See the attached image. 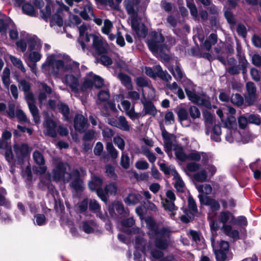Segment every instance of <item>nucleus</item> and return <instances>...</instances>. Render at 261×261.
Returning <instances> with one entry per match:
<instances>
[{"label": "nucleus", "instance_id": "dca6fc26", "mask_svg": "<svg viewBox=\"0 0 261 261\" xmlns=\"http://www.w3.org/2000/svg\"><path fill=\"white\" fill-rule=\"evenodd\" d=\"M56 127L57 124L54 121L49 118H46L43 123L44 134L51 137H56L57 136Z\"/></svg>", "mask_w": 261, "mask_h": 261}, {"label": "nucleus", "instance_id": "ea45409f", "mask_svg": "<svg viewBox=\"0 0 261 261\" xmlns=\"http://www.w3.org/2000/svg\"><path fill=\"white\" fill-rule=\"evenodd\" d=\"M224 124L227 129H234L237 128L236 118L232 115L227 117Z\"/></svg>", "mask_w": 261, "mask_h": 261}, {"label": "nucleus", "instance_id": "e2e57ef3", "mask_svg": "<svg viewBox=\"0 0 261 261\" xmlns=\"http://www.w3.org/2000/svg\"><path fill=\"white\" fill-rule=\"evenodd\" d=\"M34 219L35 224L39 226L44 225L46 223V218L43 214H37L35 215Z\"/></svg>", "mask_w": 261, "mask_h": 261}, {"label": "nucleus", "instance_id": "c85d7f7f", "mask_svg": "<svg viewBox=\"0 0 261 261\" xmlns=\"http://www.w3.org/2000/svg\"><path fill=\"white\" fill-rule=\"evenodd\" d=\"M123 3L127 13L130 15L129 21H132L133 18H137L138 15L135 9L134 3L130 0H125Z\"/></svg>", "mask_w": 261, "mask_h": 261}, {"label": "nucleus", "instance_id": "20e7f679", "mask_svg": "<svg viewBox=\"0 0 261 261\" xmlns=\"http://www.w3.org/2000/svg\"><path fill=\"white\" fill-rule=\"evenodd\" d=\"M198 197L202 204L208 206L211 209L212 212H210L208 215L210 225L212 229L217 230L219 226L217 221L215 219L216 215L215 211L219 210L220 208L219 203L215 199L205 195H199Z\"/></svg>", "mask_w": 261, "mask_h": 261}, {"label": "nucleus", "instance_id": "bf43d9fd", "mask_svg": "<svg viewBox=\"0 0 261 261\" xmlns=\"http://www.w3.org/2000/svg\"><path fill=\"white\" fill-rule=\"evenodd\" d=\"M10 69L6 68L4 70L2 74V81L5 86L8 87L10 84Z\"/></svg>", "mask_w": 261, "mask_h": 261}, {"label": "nucleus", "instance_id": "603ef678", "mask_svg": "<svg viewBox=\"0 0 261 261\" xmlns=\"http://www.w3.org/2000/svg\"><path fill=\"white\" fill-rule=\"evenodd\" d=\"M12 137L11 132L7 130L3 132L2 134V140H0V148H5L7 147L6 141L10 139Z\"/></svg>", "mask_w": 261, "mask_h": 261}, {"label": "nucleus", "instance_id": "c9c22d12", "mask_svg": "<svg viewBox=\"0 0 261 261\" xmlns=\"http://www.w3.org/2000/svg\"><path fill=\"white\" fill-rule=\"evenodd\" d=\"M112 210L116 211L118 214L123 215L124 216L127 215V212L124 210L123 205L118 201H115L113 203Z\"/></svg>", "mask_w": 261, "mask_h": 261}, {"label": "nucleus", "instance_id": "f03ea898", "mask_svg": "<svg viewBox=\"0 0 261 261\" xmlns=\"http://www.w3.org/2000/svg\"><path fill=\"white\" fill-rule=\"evenodd\" d=\"M90 31V25L84 23L79 28V37L78 42L80 44L83 50H85L88 46V43L91 39L93 41V47L96 53L99 55L105 54L108 49V44L103 40L101 36L89 34Z\"/></svg>", "mask_w": 261, "mask_h": 261}, {"label": "nucleus", "instance_id": "5fc2aeb1", "mask_svg": "<svg viewBox=\"0 0 261 261\" xmlns=\"http://www.w3.org/2000/svg\"><path fill=\"white\" fill-rule=\"evenodd\" d=\"M113 28L112 22L109 19H105L103 22V26L101 28V32L105 34H109Z\"/></svg>", "mask_w": 261, "mask_h": 261}, {"label": "nucleus", "instance_id": "1a4fd4ad", "mask_svg": "<svg viewBox=\"0 0 261 261\" xmlns=\"http://www.w3.org/2000/svg\"><path fill=\"white\" fill-rule=\"evenodd\" d=\"M166 199H162V203L164 209L169 213L170 217L174 219L176 214L177 207L175 206L174 201L175 200V196L173 191L168 190L166 192Z\"/></svg>", "mask_w": 261, "mask_h": 261}, {"label": "nucleus", "instance_id": "412c9836", "mask_svg": "<svg viewBox=\"0 0 261 261\" xmlns=\"http://www.w3.org/2000/svg\"><path fill=\"white\" fill-rule=\"evenodd\" d=\"M62 82L67 84L73 92L76 93L79 91V83L77 77L71 74L66 75L63 77Z\"/></svg>", "mask_w": 261, "mask_h": 261}, {"label": "nucleus", "instance_id": "a19ab883", "mask_svg": "<svg viewBox=\"0 0 261 261\" xmlns=\"http://www.w3.org/2000/svg\"><path fill=\"white\" fill-rule=\"evenodd\" d=\"M160 167L161 171H162L165 174H172L173 176L174 175V172H177L175 170L174 166L172 165L168 166L165 163L160 164Z\"/></svg>", "mask_w": 261, "mask_h": 261}, {"label": "nucleus", "instance_id": "338daca9", "mask_svg": "<svg viewBox=\"0 0 261 261\" xmlns=\"http://www.w3.org/2000/svg\"><path fill=\"white\" fill-rule=\"evenodd\" d=\"M187 6L190 10V13L193 18L195 20H197L198 19V15L196 6L191 3L188 2Z\"/></svg>", "mask_w": 261, "mask_h": 261}, {"label": "nucleus", "instance_id": "6e6552de", "mask_svg": "<svg viewBox=\"0 0 261 261\" xmlns=\"http://www.w3.org/2000/svg\"><path fill=\"white\" fill-rule=\"evenodd\" d=\"M59 8L57 9L56 12L53 14L50 18V25L51 27L57 25L61 27L63 23V17L65 13L69 14V8L64 5L63 3H59Z\"/></svg>", "mask_w": 261, "mask_h": 261}, {"label": "nucleus", "instance_id": "7c9ffc66", "mask_svg": "<svg viewBox=\"0 0 261 261\" xmlns=\"http://www.w3.org/2000/svg\"><path fill=\"white\" fill-rule=\"evenodd\" d=\"M142 103L143 104V110L145 115L154 116L156 114V110L151 102L146 101L145 100H142Z\"/></svg>", "mask_w": 261, "mask_h": 261}, {"label": "nucleus", "instance_id": "37998d69", "mask_svg": "<svg viewBox=\"0 0 261 261\" xmlns=\"http://www.w3.org/2000/svg\"><path fill=\"white\" fill-rule=\"evenodd\" d=\"M198 191L200 193L199 195H204L210 194L212 191V187L208 184L199 185L196 186Z\"/></svg>", "mask_w": 261, "mask_h": 261}, {"label": "nucleus", "instance_id": "bb28decb", "mask_svg": "<svg viewBox=\"0 0 261 261\" xmlns=\"http://www.w3.org/2000/svg\"><path fill=\"white\" fill-rule=\"evenodd\" d=\"M13 22L6 15L0 13V32L6 33L8 28L13 27Z\"/></svg>", "mask_w": 261, "mask_h": 261}, {"label": "nucleus", "instance_id": "4be33fe9", "mask_svg": "<svg viewBox=\"0 0 261 261\" xmlns=\"http://www.w3.org/2000/svg\"><path fill=\"white\" fill-rule=\"evenodd\" d=\"M27 41L29 51L39 50L42 47L41 40L35 36L27 35Z\"/></svg>", "mask_w": 261, "mask_h": 261}, {"label": "nucleus", "instance_id": "58836bf2", "mask_svg": "<svg viewBox=\"0 0 261 261\" xmlns=\"http://www.w3.org/2000/svg\"><path fill=\"white\" fill-rule=\"evenodd\" d=\"M9 58L12 64L19 69H20L22 72H25L26 70L23 65V64L22 61L13 56L9 55Z\"/></svg>", "mask_w": 261, "mask_h": 261}, {"label": "nucleus", "instance_id": "4d7b16f0", "mask_svg": "<svg viewBox=\"0 0 261 261\" xmlns=\"http://www.w3.org/2000/svg\"><path fill=\"white\" fill-rule=\"evenodd\" d=\"M22 10L26 14L34 16L36 15V11L33 6L30 4H25L22 6Z\"/></svg>", "mask_w": 261, "mask_h": 261}, {"label": "nucleus", "instance_id": "9d476101", "mask_svg": "<svg viewBox=\"0 0 261 261\" xmlns=\"http://www.w3.org/2000/svg\"><path fill=\"white\" fill-rule=\"evenodd\" d=\"M236 133L234 134L235 136L232 138L231 137L232 134L231 132H229L226 137V140L229 143L236 142L247 143L252 141L255 138V136L248 131L243 130L242 132H237Z\"/></svg>", "mask_w": 261, "mask_h": 261}, {"label": "nucleus", "instance_id": "de8ad7c7", "mask_svg": "<svg viewBox=\"0 0 261 261\" xmlns=\"http://www.w3.org/2000/svg\"><path fill=\"white\" fill-rule=\"evenodd\" d=\"M168 69L176 79H181L182 77L183 73L179 66L176 65L175 66L169 67Z\"/></svg>", "mask_w": 261, "mask_h": 261}, {"label": "nucleus", "instance_id": "7ed1b4c3", "mask_svg": "<svg viewBox=\"0 0 261 261\" xmlns=\"http://www.w3.org/2000/svg\"><path fill=\"white\" fill-rule=\"evenodd\" d=\"M145 221L149 230L148 233L150 238L155 240V246L162 249L167 248L169 244L167 239L170 234L169 230L166 228H159L151 218H146Z\"/></svg>", "mask_w": 261, "mask_h": 261}, {"label": "nucleus", "instance_id": "473e14b6", "mask_svg": "<svg viewBox=\"0 0 261 261\" xmlns=\"http://www.w3.org/2000/svg\"><path fill=\"white\" fill-rule=\"evenodd\" d=\"M141 198L140 194L137 192H132L125 199V202L128 205H134L139 202Z\"/></svg>", "mask_w": 261, "mask_h": 261}, {"label": "nucleus", "instance_id": "f8f14e48", "mask_svg": "<svg viewBox=\"0 0 261 261\" xmlns=\"http://www.w3.org/2000/svg\"><path fill=\"white\" fill-rule=\"evenodd\" d=\"M102 180L96 176H93L91 178V180L89 182V187L91 191H96L97 196L104 202L107 201V197L101 186L102 184Z\"/></svg>", "mask_w": 261, "mask_h": 261}, {"label": "nucleus", "instance_id": "6e6d98bb", "mask_svg": "<svg viewBox=\"0 0 261 261\" xmlns=\"http://www.w3.org/2000/svg\"><path fill=\"white\" fill-rule=\"evenodd\" d=\"M207 174L205 170H202L199 172H197L194 175V178L200 182H203L206 180Z\"/></svg>", "mask_w": 261, "mask_h": 261}, {"label": "nucleus", "instance_id": "f3484780", "mask_svg": "<svg viewBox=\"0 0 261 261\" xmlns=\"http://www.w3.org/2000/svg\"><path fill=\"white\" fill-rule=\"evenodd\" d=\"M130 22L132 28L138 36L145 37L147 33V29L144 24L139 22L138 18H133Z\"/></svg>", "mask_w": 261, "mask_h": 261}, {"label": "nucleus", "instance_id": "2f4dec72", "mask_svg": "<svg viewBox=\"0 0 261 261\" xmlns=\"http://www.w3.org/2000/svg\"><path fill=\"white\" fill-rule=\"evenodd\" d=\"M95 223L92 220L84 221L80 225V228L86 233H89L92 232L96 228Z\"/></svg>", "mask_w": 261, "mask_h": 261}, {"label": "nucleus", "instance_id": "680f3d73", "mask_svg": "<svg viewBox=\"0 0 261 261\" xmlns=\"http://www.w3.org/2000/svg\"><path fill=\"white\" fill-rule=\"evenodd\" d=\"M230 100L232 103L237 106H241L244 102L243 97L239 94L232 95Z\"/></svg>", "mask_w": 261, "mask_h": 261}, {"label": "nucleus", "instance_id": "a18cd8bd", "mask_svg": "<svg viewBox=\"0 0 261 261\" xmlns=\"http://www.w3.org/2000/svg\"><path fill=\"white\" fill-rule=\"evenodd\" d=\"M58 108L60 112L62 114L64 119L65 120H70L69 114V109L68 107L62 103L58 105Z\"/></svg>", "mask_w": 261, "mask_h": 261}, {"label": "nucleus", "instance_id": "13d9d810", "mask_svg": "<svg viewBox=\"0 0 261 261\" xmlns=\"http://www.w3.org/2000/svg\"><path fill=\"white\" fill-rule=\"evenodd\" d=\"M106 148L108 152L113 159H115L118 157V152L117 151V150L114 148L112 143H107Z\"/></svg>", "mask_w": 261, "mask_h": 261}, {"label": "nucleus", "instance_id": "cd10ccee", "mask_svg": "<svg viewBox=\"0 0 261 261\" xmlns=\"http://www.w3.org/2000/svg\"><path fill=\"white\" fill-rule=\"evenodd\" d=\"M121 105L126 114L132 119L138 118V114L135 112L134 107L131 105L130 102L126 100H122Z\"/></svg>", "mask_w": 261, "mask_h": 261}, {"label": "nucleus", "instance_id": "49530a36", "mask_svg": "<svg viewBox=\"0 0 261 261\" xmlns=\"http://www.w3.org/2000/svg\"><path fill=\"white\" fill-rule=\"evenodd\" d=\"M29 110L33 117L34 120L36 123L40 122V117L38 113V110L35 103L28 105Z\"/></svg>", "mask_w": 261, "mask_h": 261}, {"label": "nucleus", "instance_id": "6ab92c4d", "mask_svg": "<svg viewBox=\"0 0 261 261\" xmlns=\"http://www.w3.org/2000/svg\"><path fill=\"white\" fill-rule=\"evenodd\" d=\"M83 10L80 13V16L85 20L91 19L94 16L92 5L89 0H85L83 3Z\"/></svg>", "mask_w": 261, "mask_h": 261}, {"label": "nucleus", "instance_id": "aec40b11", "mask_svg": "<svg viewBox=\"0 0 261 261\" xmlns=\"http://www.w3.org/2000/svg\"><path fill=\"white\" fill-rule=\"evenodd\" d=\"M206 134L210 135L212 140L216 142L221 141L220 135H221V129L219 125H215L213 128H210L208 125L206 126Z\"/></svg>", "mask_w": 261, "mask_h": 261}, {"label": "nucleus", "instance_id": "a211bd4d", "mask_svg": "<svg viewBox=\"0 0 261 261\" xmlns=\"http://www.w3.org/2000/svg\"><path fill=\"white\" fill-rule=\"evenodd\" d=\"M87 119L82 115H76L74 120V127L76 131L84 132L88 128Z\"/></svg>", "mask_w": 261, "mask_h": 261}, {"label": "nucleus", "instance_id": "39448f33", "mask_svg": "<svg viewBox=\"0 0 261 261\" xmlns=\"http://www.w3.org/2000/svg\"><path fill=\"white\" fill-rule=\"evenodd\" d=\"M68 165L67 164L60 162L52 172V177L56 181H62L68 182L70 179L71 174L67 172V168Z\"/></svg>", "mask_w": 261, "mask_h": 261}, {"label": "nucleus", "instance_id": "c756f323", "mask_svg": "<svg viewBox=\"0 0 261 261\" xmlns=\"http://www.w3.org/2000/svg\"><path fill=\"white\" fill-rule=\"evenodd\" d=\"M94 77L93 76V74L92 73H88L85 78V80L81 87V90L85 92L88 91V90H90L93 86V82L92 80V78Z\"/></svg>", "mask_w": 261, "mask_h": 261}, {"label": "nucleus", "instance_id": "e433bc0d", "mask_svg": "<svg viewBox=\"0 0 261 261\" xmlns=\"http://www.w3.org/2000/svg\"><path fill=\"white\" fill-rule=\"evenodd\" d=\"M142 95L145 100L146 98L151 99L155 96V90L150 85L142 90Z\"/></svg>", "mask_w": 261, "mask_h": 261}, {"label": "nucleus", "instance_id": "0e129e2a", "mask_svg": "<svg viewBox=\"0 0 261 261\" xmlns=\"http://www.w3.org/2000/svg\"><path fill=\"white\" fill-rule=\"evenodd\" d=\"M129 165L130 160L129 156L123 152L121 158V165L124 169H127L129 167Z\"/></svg>", "mask_w": 261, "mask_h": 261}, {"label": "nucleus", "instance_id": "4468645a", "mask_svg": "<svg viewBox=\"0 0 261 261\" xmlns=\"http://www.w3.org/2000/svg\"><path fill=\"white\" fill-rule=\"evenodd\" d=\"M136 251L134 252V259L136 261L139 260L141 258L142 253H145L151 248V246L146 244L142 237H137L135 240V245Z\"/></svg>", "mask_w": 261, "mask_h": 261}, {"label": "nucleus", "instance_id": "c03bdc74", "mask_svg": "<svg viewBox=\"0 0 261 261\" xmlns=\"http://www.w3.org/2000/svg\"><path fill=\"white\" fill-rule=\"evenodd\" d=\"M117 127L125 131L129 130V126L124 117L120 116L118 118Z\"/></svg>", "mask_w": 261, "mask_h": 261}, {"label": "nucleus", "instance_id": "3c124183", "mask_svg": "<svg viewBox=\"0 0 261 261\" xmlns=\"http://www.w3.org/2000/svg\"><path fill=\"white\" fill-rule=\"evenodd\" d=\"M118 77L122 84L128 89L132 88L131 80L130 77L123 73H120L118 74Z\"/></svg>", "mask_w": 261, "mask_h": 261}, {"label": "nucleus", "instance_id": "72a5a7b5", "mask_svg": "<svg viewBox=\"0 0 261 261\" xmlns=\"http://www.w3.org/2000/svg\"><path fill=\"white\" fill-rule=\"evenodd\" d=\"M173 150L174 151L176 159L180 161L184 162L187 160V155L184 151L183 148L178 145H174Z\"/></svg>", "mask_w": 261, "mask_h": 261}, {"label": "nucleus", "instance_id": "8fccbe9b", "mask_svg": "<svg viewBox=\"0 0 261 261\" xmlns=\"http://www.w3.org/2000/svg\"><path fill=\"white\" fill-rule=\"evenodd\" d=\"M89 207L91 211H93L94 213H97V216L100 218L102 219L103 217L102 214L99 212L100 206L98 202L94 199L91 200L89 202Z\"/></svg>", "mask_w": 261, "mask_h": 261}, {"label": "nucleus", "instance_id": "a878e982", "mask_svg": "<svg viewBox=\"0 0 261 261\" xmlns=\"http://www.w3.org/2000/svg\"><path fill=\"white\" fill-rule=\"evenodd\" d=\"M234 216L233 214L227 211H223L220 213L218 216L219 221L223 224L222 227L227 225L226 223H229L233 225L234 223Z\"/></svg>", "mask_w": 261, "mask_h": 261}, {"label": "nucleus", "instance_id": "69168bd1", "mask_svg": "<svg viewBox=\"0 0 261 261\" xmlns=\"http://www.w3.org/2000/svg\"><path fill=\"white\" fill-rule=\"evenodd\" d=\"M33 158L35 162L38 165H43L44 163V158L41 153L38 151H35L33 153Z\"/></svg>", "mask_w": 261, "mask_h": 261}, {"label": "nucleus", "instance_id": "9b49d317", "mask_svg": "<svg viewBox=\"0 0 261 261\" xmlns=\"http://www.w3.org/2000/svg\"><path fill=\"white\" fill-rule=\"evenodd\" d=\"M185 90L189 100L191 101L208 108L211 107L209 98L206 95L202 94H197L195 91H190L186 88Z\"/></svg>", "mask_w": 261, "mask_h": 261}, {"label": "nucleus", "instance_id": "052dcab7", "mask_svg": "<svg viewBox=\"0 0 261 261\" xmlns=\"http://www.w3.org/2000/svg\"><path fill=\"white\" fill-rule=\"evenodd\" d=\"M16 45L17 47L22 51L25 52L27 50V46L28 45L27 41V36L23 39H21L16 42Z\"/></svg>", "mask_w": 261, "mask_h": 261}, {"label": "nucleus", "instance_id": "5701e85b", "mask_svg": "<svg viewBox=\"0 0 261 261\" xmlns=\"http://www.w3.org/2000/svg\"><path fill=\"white\" fill-rule=\"evenodd\" d=\"M80 173L77 170H74L71 174L70 179H72L71 186L76 191H82L84 189L83 181L80 179Z\"/></svg>", "mask_w": 261, "mask_h": 261}, {"label": "nucleus", "instance_id": "423d86ee", "mask_svg": "<svg viewBox=\"0 0 261 261\" xmlns=\"http://www.w3.org/2000/svg\"><path fill=\"white\" fill-rule=\"evenodd\" d=\"M164 38L160 33H154L152 39L147 41V44L150 50L154 54L162 53L167 50L166 46H164L162 43Z\"/></svg>", "mask_w": 261, "mask_h": 261}, {"label": "nucleus", "instance_id": "b1692460", "mask_svg": "<svg viewBox=\"0 0 261 261\" xmlns=\"http://www.w3.org/2000/svg\"><path fill=\"white\" fill-rule=\"evenodd\" d=\"M162 136L164 138L165 151L169 153L173 149L174 145H176L173 144L174 137L165 130L162 131Z\"/></svg>", "mask_w": 261, "mask_h": 261}, {"label": "nucleus", "instance_id": "393cba45", "mask_svg": "<svg viewBox=\"0 0 261 261\" xmlns=\"http://www.w3.org/2000/svg\"><path fill=\"white\" fill-rule=\"evenodd\" d=\"M247 95L246 100L249 105H252L256 98V88L254 84L252 82H248L246 84Z\"/></svg>", "mask_w": 261, "mask_h": 261}, {"label": "nucleus", "instance_id": "774afa93", "mask_svg": "<svg viewBox=\"0 0 261 261\" xmlns=\"http://www.w3.org/2000/svg\"><path fill=\"white\" fill-rule=\"evenodd\" d=\"M114 143L121 150H123L125 147V142L124 140L119 136H116L114 138Z\"/></svg>", "mask_w": 261, "mask_h": 261}, {"label": "nucleus", "instance_id": "2eb2a0df", "mask_svg": "<svg viewBox=\"0 0 261 261\" xmlns=\"http://www.w3.org/2000/svg\"><path fill=\"white\" fill-rule=\"evenodd\" d=\"M145 72L147 75L152 78L159 76L161 79L167 82H169L171 79V76L167 72L163 71L160 65L154 67L153 70L150 67H146L145 68Z\"/></svg>", "mask_w": 261, "mask_h": 261}, {"label": "nucleus", "instance_id": "0eeeda50", "mask_svg": "<svg viewBox=\"0 0 261 261\" xmlns=\"http://www.w3.org/2000/svg\"><path fill=\"white\" fill-rule=\"evenodd\" d=\"M212 245L215 252L216 258L218 261H224L227 258V254L228 252L229 245L227 242L221 241L219 243H216L215 240L212 239Z\"/></svg>", "mask_w": 261, "mask_h": 261}, {"label": "nucleus", "instance_id": "f257e3e1", "mask_svg": "<svg viewBox=\"0 0 261 261\" xmlns=\"http://www.w3.org/2000/svg\"><path fill=\"white\" fill-rule=\"evenodd\" d=\"M79 67V64L71 61L68 56L56 53L47 54L46 60L41 68L46 75L59 77L66 72H75Z\"/></svg>", "mask_w": 261, "mask_h": 261}, {"label": "nucleus", "instance_id": "f704fd0d", "mask_svg": "<svg viewBox=\"0 0 261 261\" xmlns=\"http://www.w3.org/2000/svg\"><path fill=\"white\" fill-rule=\"evenodd\" d=\"M222 229L229 237L233 239H238L239 238V231L236 229H233L231 225H225L222 227Z\"/></svg>", "mask_w": 261, "mask_h": 261}, {"label": "nucleus", "instance_id": "4c0bfd02", "mask_svg": "<svg viewBox=\"0 0 261 261\" xmlns=\"http://www.w3.org/2000/svg\"><path fill=\"white\" fill-rule=\"evenodd\" d=\"M175 179L174 187L176 190L179 192H183L184 189L185 184L180 176L177 172H174L173 176Z\"/></svg>", "mask_w": 261, "mask_h": 261}, {"label": "nucleus", "instance_id": "ddd939ff", "mask_svg": "<svg viewBox=\"0 0 261 261\" xmlns=\"http://www.w3.org/2000/svg\"><path fill=\"white\" fill-rule=\"evenodd\" d=\"M42 55L39 50H32L28 55L25 62L34 74L37 73V63L40 61Z\"/></svg>", "mask_w": 261, "mask_h": 261}, {"label": "nucleus", "instance_id": "864d4df0", "mask_svg": "<svg viewBox=\"0 0 261 261\" xmlns=\"http://www.w3.org/2000/svg\"><path fill=\"white\" fill-rule=\"evenodd\" d=\"M105 191L108 195H115L117 192V186L115 182L107 185L105 187Z\"/></svg>", "mask_w": 261, "mask_h": 261}, {"label": "nucleus", "instance_id": "09e8293b", "mask_svg": "<svg viewBox=\"0 0 261 261\" xmlns=\"http://www.w3.org/2000/svg\"><path fill=\"white\" fill-rule=\"evenodd\" d=\"M14 148L17 152L19 151L20 153L23 156L27 155L31 152V149L28 145L25 144H22L20 147L18 145H15Z\"/></svg>", "mask_w": 261, "mask_h": 261}, {"label": "nucleus", "instance_id": "79ce46f5", "mask_svg": "<svg viewBox=\"0 0 261 261\" xmlns=\"http://www.w3.org/2000/svg\"><path fill=\"white\" fill-rule=\"evenodd\" d=\"M217 41V36L215 34H212L209 36L208 39L205 40L204 43V46L206 50H210L212 45L216 43Z\"/></svg>", "mask_w": 261, "mask_h": 261}]
</instances>
